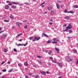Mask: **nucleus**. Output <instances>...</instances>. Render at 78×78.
I'll list each match as a JSON object with an SVG mask.
<instances>
[{"label": "nucleus", "mask_w": 78, "mask_h": 78, "mask_svg": "<svg viewBox=\"0 0 78 78\" xmlns=\"http://www.w3.org/2000/svg\"><path fill=\"white\" fill-rule=\"evenodd\" d=\"M72 60H73V58L72 57H67L66 58V61H67L68 62L72 61Z\"/></svg>", "instance_id": "1"}, {"label": "nucleus", "mask_w": 78, "mask_h": 78, "mask_svg": "<svg viewBox=\"0 0 78 78\" xmlns=\"http://www.w3.org/2000/svg\"><path fill=\"white\" fill-rule=\"evenodd\" d=\"M38 62L39 64H43L44 61L43 60H39L38 61Z\"/></svg>", "instance_id": "2"}, {"label": "nucleus", "mask_w": 78, "mask_h": 78, "mask_svg": "<svg viewBox=\"0 0 78 78\" xmlns=\"http://www.w3.org/2000/svg\"><path fill=\"white\" fill-rule=\"evenodd\" d=\"M66 28H67L68 30H70V29H71L72 28V26L71 25V24H69L68 26Z\"/></svg>", "instance_id": "3"}, {"label": "nucleus", "mask_w": 78, "mask_h": 78, "mask_svg": "<svg viewBox=\"0 0 78 78\" xmlns=\"http://www.w3.org/2000/svg\"><path fill=\"white\" fill-rule=\"evenodd\" d=\"M7 37V34H2V36H1V37L2 39H3V38H6V37Z\"/></svg>", "instance_id": "4"}, {"label": "nucleus", "mask_w": 78, "mask_h": 78, "mask_svg": "<svg viewBox=\"0 0 78 78\" xmlns=\"http://www.w3.org/2000/svg\"><path fill=\"white\" fill-rule=\"evenodd\" d=\"M52 41H56V42H58V38H53Z\"/></svg>", "instance_id": "5"}, {"label": "nucleus", "mask_w": 78, "mask_h": 78, "mask_svg": "<svg viewBox=\"0 0 78 78\" xmlns=\"http://www.w3.org/2000/svg\"><path fill=\"white\" fill-rule=\"evenodd\" d=\"M40 72H41V74H42V75H45V74H46V73H45L44 72L42 71H40Z\"/></svg>", "instance_id": "6"}, {"label": "nucleus", "mask_w": 78, "mask_h": 78, "mask_svg": "<svg viewBox=\"0 0 78 78\" xmlns=\"http://www.w3.org/2000/svg\"><path fill=\"white\" fill-rule=\"evenodd\" d=\"M47 9L49 11H50V10H51V9H52V6H50L48 7Z\"/></svg>", "instance_id": "7"}, {"label": "nucleus", "mask_w": 78, "mask_h": 78, "mask_svg": "<svg viewBox=\"0 0 78 78\" xmlns=\"http://www.w3.org/2000/svg\"><path fill=\"white\" fill-rule=\"evenodd\" d=\"M58 65L59 67H61L62 66V64L61 62H58Z\"/></svg>", "instance_id": "8"}, {"label": "nucleus", "mask_w": 78, "mask_h": 78, "mask_svg": "<svg viewBox=\"0 0 78 78\" xmlns=\"http://www.w3.org/2000/svg\"><path fill=\"white\" fill-rule=\"evenodd\" d=\"M16 24L18 27H19V26L21 25V24H22V23L19 22H17Z\"/></svg>", "instance_id": "9"}, {"label": "nucleus", "mask_w": 78, "mask_h": 78, "mask_svg": "<svg viewBox=\"0 0 78 78\" xmlns=\"http://www.w3.org/2000/svg\"><path fill=\"white\" fill-rule=\"evenodd\" d=\"M73 53H76L77 52V51H76V50L75 49H74L73 50Z\"/></svg>", "instance_id": "10"}, {"label": "nucleus", "mask_w": 78, "mask_h": 78, "mask_svg": "<svg viewBox=\"0 0 78 78\" xmlns=\"http://www.w3.org/2000/svg\"><path fill=\"white\" fill-rule=\"evenodd\" d=\"M5 9H9V6L8 5H6L5 6Z\"/></svg>", "instance_id": "11"}, {"label": "nucleus", "mask_w": 78, "mask_h": 78, "mask_svg": "<svg viewBox=\"0 0 78 78\" xmlns=\"http://www.w3.org/2000/svg\"><path fill=\"white\" fill-rule=\"evenodd\" d=\"M42 35H43V36H46V37H48V36L47 35L44 33H43Z\"/></svg>", "instance_id": "12"}, {"label": "nucleus", "mask_w": 78, "mask_h": 78, "mask_svg": "<svg viewBox=\"0 0 78 78\" xmlns=\"http://www.w3.org/2000/svg\"><path fill=\"white\" fill-rule=\"evenodd\" d=\"M58 75V76H61L62 75L61 73L60 72H59L57 74Z\"/></svg>", "instance_id": "13"}, {"label": "nucleus", "mask_w": 78, "mask_h": 78, "mask_svg": "<svg viewBox=\"0 0 78 78\" xmlns=\"http://www.w3.org/2000/svg\"><path fill=\"white\" fill-rule=\"evenodd\" d=\"M68 13H71L72 14H73L74 13V11H71L68 12Z\"/></svg>", "instance_id": "14"}, {"label": "nucleus", "mask_w": 78, "mask_h": 78, "mask_svg": "<svg viewBox=\"0 0 78 78\" xmlns=\"http://www.w3.org/2000/svg\"><path fill=\"white\" fill-rule=\"evenodd\" d=\"M24 65L26 66H28V64L27 63V62H25L24 63Z\"/></svg>", "instance_id": "15"}, {"label": "nucleus", "mask_w": 78, "mask_h": 78, "mask_svg": "<svg viewBox=\"0 0 78 78\" xmlns=\"http://www.w3.org/2000/svg\"><path fill=\"white\" fill-rule=\"evenodd\" d=\"M55 50L57 51H59V49L58 48H55Z\"/></svg>", "instance_id": "16"}, {"label": "nucleus", "mask_w": 78, "mask_h": 78, "mask_svg": "<svg viewBox=\"0 0 78 78\" xmlns=\"http://www.w3.org/2000/svg\"><path fill=\"white\" fill-rule=\"evenodd\" d=\"M56 6L57 7V8L58 9H59V5L58 3L56 4Z\"/></svg>", "instance_id": "17"}, {"label": "nucleus", "mask_w": 78, "mask_h": 78, "mask_svg": "<svg viewBox=\"0 0 78 78\" xmlns=\"http://www.w3.org/2000/svg\"><path fill=\"white\" fill-rule=\"evenodd\" d=\"M66 29H65V30H63V31H67V32H68V31H68V30H69L68 29H67V27H66Z\"/></svg>", "instance_id": "18"}, {"label": "nucleus", "mask_w": 78, "mask_h": 78, "mask_svg": "<svg viewBox=\"0 0 78 78\" xmlns=\"http://www.w3.org/2000/svg\"><path fill=\"white\" fill-rule=\"evenodd\" d=\"M73 7L75 8H78V5H74L73 6Z\"/></svg>", "instance_id": "19"}, {"label": "nucleus", "mask_w": 78, "mask_h": 78, "mask_svg": "<svg viewBox=\"0 0 78 78\" xmlns=\"http://www.w3.org/2000/svg\"><path fill=\"white\" fill-rule=\"evenodd\" d=\"M12 3H13V5H16V4L18 5L19 4L18 3L16 2H12Z\"/></svg>", "instance_id": "20"}, {"label": "nucleus", "mask_w": 78, "mask_h": 78, "mask_svg": "<svg viewBox=\"0 0 78 78\" xmlns=\"http://www.w3.org/2000/svg\"><path fill=\"white\" fill-rule=\"evenodd\" d=\"M65 19H70V18L69 17V16H66V17L65 18Z\"/></svg>", "instance_id": "21"}, {"label": "nucleus", "mask_w": 78, "mask_h": 78, "mask_svg": "<svg viewBox=\"0 0 78 78\" xmlns=\"http://www.w3.org/2000/svg\"><path fill=\"white\" fill-rule=\"evenodd\" d=\"M4 22H9V20H4Z\"/></svg>", "instance_id": "22"}, {"label": "nucleus", "mask_w": 78, "mask_h": 78, "mask_svg": "<svg viewBox=\"0 0 78 78\" xmlns=\"http://www.w3.org/2000/svg\"><path fill=\"white\" fill-rule=\"evenodd\" d=\"M35 78H39V75H37L35 76Z\"/></svg>", "instance_id": "23"}, {"label": "nucleus", "mask_w": 78, "mask_h": 78, "mask_svg": "<svg viewBox=\"0 0 78 78\" xmlns=\"http://www.w3.org/2000/svg\"><path fill=\"white\" fill-rule=\"evenodd\" d=\"M14 70L13 69H10V70H9L8 71L9 72H11L12 71V70Z\"/></svg>", "instance_id": "24"}, {"label": "nucleus", "mask_w": 78, "mask_h": 78, "mask_svg": "<svg viewBox=\"0 0 78 78\" xmlns=\"http://www.w3.org/2000/svg\"><path fill=\"white\" fill-rule=\"evenodd\" d=\"M45 4V2H43L42 3L41 5V6L42 7H43V6H44V5H44Z\"/></svg>", "instance_id": "25"}, {"label": "nucleus", "mask_w": 78, "mask_h": 78, "mask_svg": "<svg viewBox=\"0 0 78 78\" xmlns=\"http://www.w3.org/2000/svg\"><path fill=\"white\" fill-rule=\"evenodd\" d=\"M10 18L12 19H14V16H13L11 15L10 16Z\"/></svg>", "instance_id": "26"}, {"label": "nucleus", "mask_w": 78, "mask_h": 78, "mask_svg": "<svg viewBox=\"0 0 78 78\" xmlns=\"http://www.w3.org/2000/svg\"><path fill=\"white\" fill-rule=\"evenodd\" d=\"M12 8L14 9V8H16V6H15L14 5H13L12 6Z\"/></svg>", "instance_id": "27"}, {"label": "nucleus", "mask_w": 78, "mask_h": 78, "mask_svg": "<svg viewBox=\"0 0 78 78\" xmlns=\"http://www.w3.org/2000/svg\"><path fill=\"white\" fill-rule=\"evenodd\" d=\"M52 52V51L50 50V51L48 52V54H49V55H50L51 53Z\"/></svg>", "instance_id": "28"}, {"label": "nucleus", "mask_w": 78, "mask_h": 78, "mask_svg": "<svg viewBox=\"0 0 78 78\" xmlns=\"http://www.w3.org/2000/svg\"><path fill=\"white\" fill-rule=\"evenodd\" d=\"M51 42V41L49 40L47 42V44H48V43H50Z\"/></svg>", "instance_id": "29"}, {"label": "nucleus", "mask_w": 78, "mask_h": 78, "mask_svg": "<svg viewBox=\"0 0 78 78\" xmlns=\"http://www.w3.org/2000/svg\"><path fill=\"white\" fill-rule=\"evenodd\" d=\"M21 35H22V33L20 34H18V36H17L16 37H18V36H21Z\"/></svg>", "instance_id": "30"}, {"label": "nucleus", "mask_w": 78, "mask_h": 78, "mask_svg": "<svg viewBox=\"0 0 78 78\" xmlns=\"http://www.w3.org/2000/svg\"><path fill=\"white\" fill-rule=\"evenodd\" d=\"M68 12L67 11V9H66L65 10V12H66V13H67V12Z\"/></svg>", "instance_id": "31"}, {"label": "nucleus", "mask_w": 78, "mask_h": 78, "mask_svg": "<svg viewBox=\"0 0 78 78\" xmlns=\"http://www.w3.org/2000/svg\"><path fill=\"white\" fill-rule=\"evenodd\" d=\"M51 14H55V12H54V11H51Z\"/></svg>", "instance_id": "32"}, {"label": "nucleus", "mask_w": 78, "mask_h": 78, "mask_svg": "<svg viewBox=\"0 0 78 78\" xmlns=\"http://www.w3.org/2000/svg\"><path fill=\"white\" fill-rule=\"evenodd\" d=\"M52 43L53 44H57V42L56 41H52Z\"/></svg>", "instance_id": "33"}, {"label": "nucleus", "mask_w": 78, "mask_h": 78, "mask_svg": "<svg viewBox=\"0 0 78 78\" xmlns=\"http://www.w3.org/2000/svg\"><path fill=\"white\" fill-rule=\"evenodd\" d=\"M27 44H28V42H26V44H24L23 45V46H24V47L26 46L27 45Z\"/></svg>", "instance_id": "34"}, {"label": "nucleus", "mask_w": 78, "mask_h": 78, "mask_svg": "<svg viewBox=\"0 0 78 78\" xmlns=\"http://www.w3.org/2000/svg\"><path fill=\"white\" fill-rule=\"evenodd\" d=\"M37 57L38 58H41V56L40 55H37Z\"/></svg>", "instance_id": "35"}, {"label": "nucleus", "mask_w": 78, "mask_h": 78, "mask_svg": "<svg viewBox=\"0 0 78 78\" xmlns=\"http://www.w3.org/2000/svg\"><path fill=\"white\" fill-rule=\"evenodd\" d=\"M13 50L14 51H15V52H16V51H17V49H16L14 48L13 49Z\"/></svg>", "instance_id": "36"}, {"label": "nucleus", "mask_w": 78, "mask_h": 78, "mask_svg": "<svg viewBox=\"0 0 78 78\" xmlns=\"http://www.w3.org/2000/svg\"><path fill=\"white\" fill-rule=\"evenodd\" d=\"M53 62H54V63H56V60H52Z\"/></svg>", "instance_id": "37"}, {"label": "nucleus", "mask_w": 78, "mask_h": 78, "mask_svg": "<svg viewBox=\"0 0 78 78\" xmlns=\"http://www.w3.org/2000/svg\"><path fill=\"white\" fill-rule=\"evenodd\" d=\"M2 72H6V69H5L2 70Z\"/></svg>", "instance_id": "38"}, {"label": "nucleus", "mask_w": 78, "mask_h": 78, "mask_svg": "<svg viewBox=\"0 0 78 78\" xmlns=\"http://www.w3.org/2000/svg\"><path fill=\"white\" fill-rule=\"evenodd\" d=\"M18 45H20V46H22V45H23V44H18Z\"/></svg>", "instance_id": "39"}, {"label": "nucleus", "mask_w": 78, "mask_h": 78, "mask_svg": "<svg viewBox=\"0 0 78 78\" xmlns=\"http://www.w3.org/2000/svg\"><path fill=\"white\" fill-rule=\"evenodd\" d=\"M28 27V25H26L24 27V28L25 29H27V27Z\"/></svg>", "instance_id": "40"}, {"label": "nucleus", "mask_w": 78, "mask_h": 78, "mask_svg": "<svg viewBox=\"0 0 78 78\" xmlns=\"http://www.w3.org/2000/svg\"><path fill=\"white\" fill-rule=\"evenodd\" d=\"M2 78H7V77L5 76H2Z\"/></svg>", "instance_id": "41"}, {"label": "nucleus", "mask_w": 78, "mask_h": 78, "mask_svg": "<svg viewBox=\"0 0 78 78\" xmlns=\"http://www.w3.org/2000/svg\"><path fill=\"white\" fill-rule=\"evenodd\" d=\"M33 37H30L29 38V39L30 40H31V39H32V38Z\"/></svg>", "instance_id": "42"}, {"label": "nucleus", "mask_w": 78, "mask_h": 78, "mask_svg": "<svg viewBox=\"0 0 78 78\" xmlns=\"http://www.w3.org/2000/svg\"><path fill=\"white\" fill-rule=\"evenodd\" d=\"M18 65L19 67H20L21 66V64H20V63H19L18 64Z\"/></svg>", "instance_id": "43"}, {"label": "nucleus", "mask_w": 78, "mask_h": 78, "mask_svg": "<svg viewBox=\"0 0 78 78\" xmlns=\"http://www.w3.org/2000/svg\"><path fill=\"white\" fill-rule=\"evenodd\" d=\"M68 39H71V38H72V37L69 36L68 37Z\"/></svg>", "instance_id": "44"}, {"label": "nucleus", "mask_w": 78, "mask_h": 78, "mask_svg": "<svg viewBox=\"0 0 78 78\" xmlns=\"http://www.w3.org/2000/svg\"><path fill=\"white\" fill-rule=\"evenodd\" d=\"M49 58L50 59H51V60H53V58L52 57H49Z\"/></svg>", "instance_id": "45"}, {"label": "nucleus", "mask_w": 78, "mask_h": 78, "mask_svg": "<svg viewBox=\"0 0 78 78\" xmlns=\"http://www.w3.org/2000/svg\"><path fill=\"white\" fill-rule=\"evenodd\" d=\"M28 75H32V73H28Z\"/></svg>", "instance_id": "46"}, {"label": "nucleus", "mask_w": 78, "mask_h": 78, "mask_svg": "<svg viewBox=\"0 0 78 78\" xmlns=\"http://www.w3.org/2000/svg\"><path fill=\"white\" fill-rule=\"evenodd\" d=\"M78 59L77 60V62L76 63V65H78Z\"/></svg>", "instance_id": "47"}, {"label": "nucleus", "mask_w": 78, "mask_h": 78, "mask_svg": "<svg viewBox=\"0 0 78 78\" xmlns=\"http://www.w3.org/2000/svg\"><path fill=\"white\" fill-rule=\"evenodd\" d=\"M5 62H2L1 64V65H3V64H4Z\"/></svg>", "instance_id": "48"}, {"label": "nucleus", "mask_w": 78, "mask_h": 78, "mask_svg": "<svg viewBox=\"0 0 78 78\" xmlns=\"http://www.w3.org/2000/svg\"><path fill=\"white\" fill-rule=\"evenodd\" d=\"M3 32H4V31L2 30V31H0V33H3Z\"/></svg>", "instance_id": "49"}, {"label": "nucleus", "mask_w": 78, "mask_h": 78, "mask_svg": "<svg viewBox=\"0 0 78 78\" xmlns=\"http://www.w3.org/2000/svg\"><path fill=\"white\" fill-rule=\"evenodd\" d=\"M67 24H65L63 26V27H66L67 26Z\"/></svg>", "instance_id": "50"}, {"label": "nucleus", "mask_w": 78, "mask_h": 78, "mask_svg": "<svg viewBox=\"0 0 78 78\" xmlns=\"http://www.w3.org/2000/svg\"><path fill=\"white\" fill-rule=\"evenodd\" d=\"M8 5H12V4L11 3L9 4H8Z\"/></svg>", "instance_id": "51"}, {"label": "nucleus", "mask_w": 78, "mask_h": 78, "mask_svg": "<svg viewBox=\"0 0 78 78\" xmlns=\"http://www.w3.org/2000/svg\"><path fill=\"white\" fill-rule=\"evenodd\" d=\"M41 39V38H40V37L38 38H37V41H38V40H39V39Z\"/></svg>", "instance_id": "52"}, {"label": "nucleus", "mask_w": 78, "mask_h": 78, "mask_svg": "<svg viewBox=\"0 0 78 78\" xmlns=\"http://www.w3.org/2000/svg\"><path fill=\"white\" fill-rule=\"evenodd\" d=\"M58 3H61V1H58Z\"/></svg>", "instance_id": "53"}, {"label": "nucleus", "mask_w": 78, "mask_h": 78, "mask_svg": "<svg viewBox=\"0 0 78 78\" xmlns=\"http://www.w3.org/2000/svg\"><path fill=\"white\" fill-rule=\"evenodd\" d=\"M27 70H28V69H27V68H25V70L26 71H27Z\"/></svg>", "instance_id": "54"}, {"label": "nucleus", "mask_w": 78, "mask_h": 78, "mask_svg": "<svg viewBox=\"0 0 78 78\" xmlns=\"http://www.w3.org/2000/svg\"><path fill=\"white\" fill-rule=\"evenodd\" d=\"M25 78H28L29 77H28V76H25Z\"/></svg>", "instance_id": "55"}, {"label": "nucleus", "mask_w": 78, "mask_h": 78, "mask_svg": "<svg viewBox=\"0 0 78 78\" xmlns=\"http://www.w3.org/2000/svg\"><path fill=\"white\" fill-rule=\"evenodd\" d=\"M25 4L26 5H29V4L28 3H25Z\"/></svg>", "instance_id": "56"}, {"label": "nucleus", "mask_w": 78, "mask_h": 78, "mask_svg": "<svg viewBox=\"0 0 78 78\" xmlns=\"http://www.w3.org/2000/svg\"><path fill=\"white\" fill-rule=\"evenodd\" d=\"M72 30H70L69 31V33H72Z\"/></svg>", "instance_id": "57"}, {"label": "nucleus", "mask_w": 78, "mask_h": 78, "mask_svg": "<svg viewBox=\"0 0 78 78\" xmlns=\"http://www.w3.org/2000/svg\"><path fill=\"white\" fill-rule=\"evenodd\" d=\"M20 6H22V5H23V4H19Z\"/></svg>", "instance_id": "58"}, {"label": "nucleus", "mask_w": 78, "mask_h": 78, "mask_svg": "<svg viewBox=\"0 0 78 78\" xmlns=\"http://www.w3.org/2000/svg\"><path fill=\"white\" fill-rule=\"evenodd\" d=\"M34 39H37V37H34Z\"/></svg>", "instance_id": "59"}, {"label": "nucleus", "mask_w": 78, "mask_h": 78, "mask_svg": "<svg viewBox=\"0 0 78 78\" xmlns=\"http://www.w3.org/2000/svg\"><path fill=\"white\" fill-rule=\"evenodd\" d=\"M10 63H11V62H7V63H8V64H10Z\"/></svg>", "instance_id": "60"}, {"label": "nucleus", "mask_w": 78, "mask_h": 78, "mask_svg": "<svg viewBox=\"0 0 78 78\" xmlns=\"http://www.w3.org/2000/svg\"><path fill=\"white\" fill-rule=\"evenodd\" d=\"M19 41H20V42H21V41H22V40L21 39H20Z\"/></svg>", "instance_id": "61"}, {"label": "nucleus", "mask_w": 78, "mask_h": 78, "mask_svg": "<svg viewBox=\"0 0 78 78\" xmlns=\"http://www.w3.org/2000/svg\"><path fill=\"white\" fill-rule=\"evenodd\" d=\"M48 66H50L51 65L50 64V63H48Z\"/></svg>", "instance_id": "62"}, {"label": "nucleus", "mask_w": 78, "mask_h": 78, "mask_svg": "<svg viewBox=\"0 0 78 78\" xmlns=\"http://www.w3.org/2000/svg\"><path fill=\"white\" fill-rule=\"evenodd\" d=\"M9 2H10L9 1H7L6 2V3H9Z\"/></svg>", "instance_id": "63"}, {"label": "nucleus", "mask_w": 78, "mask_h": 78, "mask_svg": "<svg viewBox=\"0 0 78 78\" xmlns=\"http://www.w3.org/2000/svg\"><path fill=\"white\" fill-rule=\"evenodd\" d=\"M47 74H48V73H49V72L48 71H47Z\"/></svg>", "instance_id": "64"}]
</instances>
